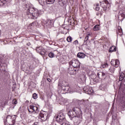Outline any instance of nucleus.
<instances>
[{"label": "nucleus", "mask_w": 125, "mask_h": 125, "mask_svg": "<svg viewBox=\"0 0 125 125\" xmlns=\"http://www.w3.org/2000/svg\"><path fill=\"white\" fill-rule=\"evenodd\" d=\"M26 14L28 15L29 18L37 19L40 15V11L37 9L30 7L27 9Z\"/></svg>", "instance_id": "nucleus-1"}, {"label": "nucleus", "mask_w": 125, "mask_h": 125, "mask_svg": "<svg viewBox=\"0 0 125 125\" xmlns=\"http://www.w3.org/2000/svg\"><path fill=\"white\" fill-rule=\"evenodd\" d=\"M81 108L78 107H75L72 110H70L68 112V116L69 117L70 120L73 121V119L78 114H80Z\"/></svg>", "instance_id": "nucleus-2"}, {"label": "nucleus", "mask_w": 125, "mask_h": 125, "mask_svg": "<svg viewBox=\"0 0 125 125\" xmlns=\"http://www.w3.org/2000/svg\"><path fill=\"white\" fill-rule=\"evenodd\" d=\"M111 64L112 66L109 69V70L110 73H113L115 72V68H118V67H119V65H120V61H119L118 60H113L111 61Z\"/></svg>", "instance_id": "nucleus-3"}, {"label": "nucleus", "mask_w": 125, "mask_h": 125, "mask_svg": "<svg viewBox=\"0 0 125 125\" xmlns=\"http://www.w3.org/2000/svg\"><path fill=\"white\" fill-rule=\"evenodd\" d=\"M69 64L70 66H72L73 68H77V69H80L81 67V62L79 60L73 59L69 62Z\"/></svg>", "instance_id": "nucleus-4"}, {"label": "nucleus", "mask_w": 125, "mask_h": 125, "mask_svg": "<svg viewBox=\"0 0 125 125\" xmlns=\"http://www.w3.org/2000/svg\"><path fill=\"white\" fill-rule=\"evenodd\" d=\"M74 123L77 125H80L83 121V114L82 113V110L80 111V113H78L72 120Z\"/></svg>", "instance_id": "nucleus-5"}, {"label": "nucleus", "mask_w": 125, "mask_h": 125, "mask_svg": "<svg viewBox=\"0 0 125 125\" xmlns=\"http://www.w3.org/2000/svg\"><path fill=\"white\" fill-rule=\"evenodd\" d=\"M111 0H103L100 2L101 6L102 7L104 11L107 10V8L110 7V2Z\"/></svg>", "instance_id": "nucleus-6"}, {"label": "nucleus", "mask_w": 125, "mask_h": 125, "mask_svg": "<svg viewBox=\"0 0 125 125\" xmlns=\"http://www.w3.org/2000/svg\"><path fill=\"white\" fill-rule=\"evenodd\" d=\"M42 25L47 29H50L53 27V20H48L47 21H42Z\"/></svg>", "instance_id": "nucleus-7"}, {"label": "nucleus", "mask_w": 125, "mask_h": 125, "mask_svg": "<svg viewBox=\"0 0 125 125\" xmlns=\"http://www.w3.org/2000/svg\"><path fill=\"white\" fill-rule=\"evenodd\" d=\"M15 120H16V116L15 115L13 116L8 115L6 118V121L8 122L9 125H15Z\"/></svg>", "instance_id": "nucleus-8"}, {"label": "nucleus", "mask_w": 125, "mask_h": 125, "mask_svg": "<svg viewBox=\"0 0 125 125\" xmlns=\"http://www.w3.org/2000/svg\"><path fill=\"white\" fill-rule=\"evenodd\" d=\"M28 110L29 113H35L36 114H38L39 113V107L38 106H34V105H30L28 107Z\"/></svg>", "instance_id": "nucleus-9"}, {"label": "nucleus", "mask_w": 125, "mask_h": 125, "mask_svg": "<svg viewBox=\"0 0 125 125\" xmlns=\"http://www.w3.org/2000/svg\"><path fill=\"white\" fill-rule=\"evenodd\" d=\"M83 90L84 93H86L87 94H89L91 95V94H93V89L92 88L90 87L89 86H85L83 87Z\"/></svg>", "instance_id": "nucleus-10"}, {"label": "nucleus", "mask_w": 125, "mask_h": 125, "mask_svg": "<svg viewBox=\"0 0 125 125\" xmlns=\"http://www.w3.org/2000/svg\"><path fill=\"white\" fill-rule=\"evenodd\" d=\"M56 120L57 123H62V122H65V121H66V118L63 113H61L56 117Z\"/></svg>", "instance_id": "nucleus-11"}, {"label": "nucleus", "mask_w": 125, "mask_h": 125, "mask_svg": "<svg viewBox=\"0 0 125 125\" xmlns=\"http://www.w3.org/2000/svg\"><path fill=\"white\" fill-rule=\"evenodd\" d=\"M63 86L62 87V90L63 91H68V92H71V88L69 86V83H66L65 84H63Z\"/></svg>", "instance_id": "nucleus-12"}, {"label": "nucleus", "mask_w": 125, "mask_h": 125, "mask_svg": "<svg viewBox=\"0 0 125 125\" xmlns=\"http://www.w3.org/2000/svg\"><path fill=\"white\" fill-rule=\"evenodd\" d=\"M36 51L41 55H44L45 54V50L42 46L37 47L36 48Z\"/></svg>", "instance_id": "nucleus-13"}, {"label": "nucleus", "mask_w": 125, "mask_h": 125, "mask_svg": "<svg viewBox=\"0 0 125 125\" xmlns=\"http://www.w3.org/2000/svg\"><path fill=\"white\" fill-rule=\"evenodd\" d=\"M97 76L99 77V79L103 80V79L106 78V73H104L103 71H98L97 72Z\"/></svg>", "instance_id": "nucleus-14"}, {"label": "nucleus", "mask_w": 125, "mask_h": 125, "mask_svg": "<svg viewBox=\"0 0 125 125\" xmlns=\"http://www.w3.org/2000/svg\"><path fill=\"white\" fill-rule=\"evenodd\" d=\"M91 78L92 79V80L93 81V82H94V83H99V82H100V79L99 78V77L96 76V75L95 74H91L90 75Z\"/></svg>", "instance_id": "nucleus-15"}, {"label": "nucleus", "mask_w": 125, "mask_h": 125, "mask_svg": "<svg viewBox=\"0 0 125 125\" xmlns=\"http://www.w3.org/2000/svg\"><path fill=\"white\" fill-rule=\"evenodd\" d=\"M77 71H79V69L74 70V68L71 66H69L68 68V72L70 75H76V72H77Z\"/></svg>", "instance_id": "nucleus-16"}, {"label": "nucleus", "mask_w": 125, "mask_h": 125, "mask_svg": "<svg viewBox=\"0 0 125 125\" xmlns=\"http://www.w3.org/2000/svg\"><path fill=\"white\" fill-rule=\"evenodd\" d=\"M48 116V114H42L40 113V117H41V119L42 121H43V122L46 121L47 120V116Z\"/></svg>", "instance_id": "nucleus-17"}, {"label": "nucleus", "mask_w": 125, "mask_h": 125, "mask_svg": "<svg viewBox=\"0 0 125 125\" xmlns=\"http://www.w3.org/2000/svg\"><path fill=\"white\" fill-rule=\"evenodd\" d=\"M40 25V23L38 22V21H34L33 22L30 24L28 26V28H30V29H32V28H34V27H38Z\"/></svg>", "instance_id": "nucleus-18"}, {"label": "nucleus", "mask_w": 125, "mask_h": 125, "mask_svg": "<svg viewBox=\"0 0 125 125\" xmlns=\"http://www.w3.org/2000/svg\"><path fill=\"white\" fill-rule=\"evenodd\" d=\"M123 93L124 95L122 97L121 103L122 104V106L123 107V108H125V89L123 90Z\"/></svg>", "instance_id": "nucleus-19"}, {"label": "nucleus", "mask_w": 125, "mask_h": 125, "mask_svg": "<svg viewBox=\"0 0 125 125\" xmlns=\"http://www.w3.org/2000/svg\"><path fill=\"white\" fill-rule=\"evenodd\" d=\"M117 36H122L123 35V29L121 26H118L116 30Z\"/></svg>", "instance_id": "nucleus-20"}, {"label": "nucleus", "mask_w": 125, "mask_h": 125, "mask_svg": "<svg viewBox=\"0 0 125 125\" xmlns=\"http://www.w3.org/2000/svg\"><path fill=\"white\" fill-rule=\"evenodd\" d=\"M119 81L120 82H125V75L123 72H120L119 73Z\"/></svg>", "instance_id": "nucleus-21"}, {"label": "nucleus", "mask_w": 125, "mask_h": 125, "mask_svg": "<svg viewBox=\"0 0 125 125\" xmlns=\"http://www.w3.org/2000/svg\"><path fill=\"white\" fill-rule=\"evenodd\" d=\"M11 2V0H0V2L2 4H6L7 5L8 3H10Z\"/></svg>", "instance_id": "nucleus-22"}, {"label": "nucleus", "mask_w": 125, "mask_h": 125, "mask_svg": "<svg viewBox=\"0 0 125 125\" xmlns=\"http://www.w3.org/2000/svg\"><path fill=\"white\" fill-rule=\"evenodd\" d=\"M86 55L83 53H78L77 54V57L80 58L81 59H83L85 57Z\"/></svg>", "instance_id": "nucleus-23"}, {"label": "nucleus", "mask_w": 125, "mask_h": 125, "mask_svg": "<svg viewBox=\"0 0 125 125\" xmlns=\"http://www.w3.org/2000/svg\"><path fill=\"white\" fill-rule=\"evenodd\" d=\"M66 81H62L61 80L59 81V83H58V86H60V87H61L62 88L63 85V84H66Z\"/></svg>", "instance_id": "nucleus-24"}, {"label": "nucleus", "mask_w": 125, "mask_h": 125, "mask_svg": "<svg viewBox=\"0 0 125 125\" xmlns=\"http://www.w3.org/2000/svg\"><path fill=\"white\" fill-rule=\"evenodd\" d=\"M101 90L105 91L107 90V85L105 83L102 84L100 86Z\"/></svg>", "instance_id": "nucleus-25"}, {"label": "nucleus", "mask_w": 125, "mask_h": 125, "mask_svg": "<svg viewBox=\"0 0 125 125\" xmlns=\"http://www.w3.org/2000/svg\"><path fill=\"white\" fill-rule=\"evenodd\" d=\"M86 74L84 72H83L81 75H80V78L82 79V81H85L86 80Z\"/></svg>", "instance_id": "nucleus-26"}, {"label": "nucleus", "mask_w": 125, "mask_h": 125, "mask_svg": "<svg viewBox=\"0 0 125 125\" xmlns=\"http://www.w3.org/2000/svg\"><path fill=\"white\" fill-rule=\"evenodd\" d=\"M116 46H112L111 47H110V48H109V49L108 50V52H114V51H116Z\"/></svg>", "instance_id": "nucleus-27"}, {"label": "nucleus", "mask_w": 125, "mask_h": 125, "mask_svg": "<svg viewBox=\"0 0 125 125\" xmlns=\"http://www.w3.org/2000/svg\"><path fill=\"white\" fill-rule=\"evenodd\" d=\"M58 59L60 63H64L66 60V59H65V56H63L62 57L58 58Z\"/></svg>", "instance_id": "nucleus-28"}, {"label": "nucleus", "mask_w": 125, "mask_h": 125, "mask_svg": "<svg viewBox=\"0 0 125 125\" xmlns=\"http://www.w3.org/2000/svg\"><path fill=\"white\" fill-rule=\"evenodd\" d=\"M39 2L42 6H43V5H45V4H47L46 3V0H45V1H43V0H39Z\"/></svg>", "instance_id": "nucleus-29"}, {"label": "nucleus", "mask_w": 125, "mask_h": 125, "mask_svg": "<svg viewBox=\"0 0 125 125\" xmlns=\"http://www.w3.org/2000/svg\"><path fill=\"white\" fill-rule=\"evenodd\" d=\"M94 7L97 11H98L99 9H100V7H99V3H98L95 4Z\"/></svg>", "instance_id": "nucleus-30"}, {"label": "nucleus", "mask_w": 125, "mask_h": 125, "mask_svg": "<svg viewBox=\"0 0 125 125\" xmlns=\"http://www.w3.org/2000/svg\"><path fill=\"white\" fill-rule=\"evenodd\" d=\"M93 31H99L100 30V26L99 25H95L93 28Z\"/></svg>", "instance_id": "nucleus-31"}, {"label": "nucleus", "mask_w": 125, "mask_h": 125, "mask_svg": "<svg viewBox=\"0 0 125 125\" xmlns=\"http://www.w3.org/2000/svg\"><path fill=\"white\" fill-rule=\"evenodd\" d=\"M87 102H88V100H82L81 101V104H82V105H83L84 106H86V104H87Z\"/></svg>", "instance_id": "nucleus-32"}, {"label": "nucleus", "mask_w": 125, "mask_h": 125, "mask_svg": "<svg viewBox=\"0 0 125 125\" xmlns=\"http://www.w3.org/2000/svg\"><path fill=\"white\" fill-rule=\"evenodd\" d=\"M47 4H52V3H54V1L55 0H46Z\"/></svg>", "instance_id": "nucleus-33"}, {"label": "nucleus", "mask_w": 125, "mask_h": 125, "mask_svg": "<svg viewBox=\"0 0 125 125\" xmlns=\"http://www.w3.org/2000/svg\"><path fill=\"white\" fill-rule=\"evenodd\" d=\"M122 17L125 18V6H124V9H123V12L120 13Z\"/></svg>", "instance_id": "nucleus-34"}, {"label": "nucleus", "mask_w": 125, "mask_h": 125, "mask_svg": "<svg viewBox=\"0 0 125 125\" xmlns=\"http://www.w3.org/2000/svg\"><path fill=\"white\" fill-rule=\"evenodd\" d=\"M48 56L50 58H53L54 57V54L52 52H50L49 53Z\"/></svg>", "instance_id": "nucleus-35"}, {"label": "nucleus", "mask_w": 125, "mask_h": 125, "mask_svg": "<svg viewBox=\"0 0 125 125\" xmlns=\"http://www.w3.org/2000/svg\"><path fill=\"white\" fill-rule=\"evenodd\" d=\"M67 41L68 42H71L72 41H73V38H72L70 36L67 37Z\"/></svg>", "instance_id": "nucleus-36"}, {"label": "nucleus", "mask_w": 125, "mask_h": 125, "mask_svg": "<svg viewBox=\"0 0 125 125\" xmlns=\"http://www.w3.org/2000/svg\"><path fill=\"white\" fill-rule=\"evenodd\" d=\"M91 36V34H88L87 35V36H86V37L85 38L84 41H86V42H87V41H88V38H89V37H90Z\"/></svg>", "instance_id": "nucleus-37"}, {"label": "nucleus", "mask_w": 125, "mask_h": 125, "mask_svg": "<svg viewBox=\"0 0 125 125\" xmlns=\"http://www.w3.org/2000/svg\"><path fill=\"white\" fill-rule=\"evenodd\" d=\"M32 97L34 99H37L38 98V94H37L36 93H34L33 94Z\"/></svg>", "instance_id": "nucleus-38"}, {"label": "nucleus", "mask_w": 125, "mask_h": 125, "mask_svg": "<svg viewBox=\"0 0 125 125\" xmlns=\"http://www.w3.org/2000/svg\"><path fill=\"white\" fill-rule=\"evenodd\" d=\"M101 67H102V68H107V67H108V63H104L102 65Z\"/></svg>", "instance_id": "nucleus-39"}, {"label": "nucleus", "mask_w": 125, "mask_h": 125, "mask_svg": "<svg viewBox=\"0 0 125 125\" xmlns=\"http://www.w3.org/2000/svg\"><path fill=\"white\" fill-rule=\"evenodd\" d=\"M5 62H2V60L0 58V67H2L3 66V64H4Z\"/></svg>", "instance_id": "nucleus-40"}, {"label": "nucleus", "mask_w": 125, "mask_h": 125, "mask_svg": "<svg viewBox=\"0 0 125 125\" xmlns=\"http://www.w3.org/2000/svg\"><path fill=\"white\" fill-rule=\"evenodd\" d=\"M59 4H60L61 6H64V3L62 1H59Z\"/></svg>", "instance_id": "nucleus-41"}, {"label": "nucleus", "mask_w": 125, "mask_h": 125, "mask_svg": "<svg viewBox=\"0 0 125 125\" xmlns=\"http://www.w3.org/2000/svg\"><path fill=\"white\" fill-rule=\"evenodd\" d=\"M12 104L14 105H16V104H17V100L15 99L13 100L12 101Z\"/></svg>", "instance_id": "nucleus-42"}, {"label": "nucleus", "mask_w": 125, "mask_h": 125, "mask_svg": "<svg viewBox=\"0 0 125 125\" xmlns=\"http://www.w3.org/2000/svg\"><path fill=\"white\" fill-rule=\"evenodd\" d=\"M78 43H79V42L78 41V40H76L73 42L74 44H78Z\"/></svg>", "instance_id": "nucleus-43"}, {"label": "nucleus", "mask_w": 125, "mask_h": 125, "mask_svg": "<svg viewBox=\"0 0 125 125\" xmlns=\"http://www.w3.org/2000/svg\"><path fill=\"white\" fill-rule=\"evenodd\" d=\"M83 44H84V45H87V43L86 42V40H84Z\"/></svg>", "instance_id": "nucleus-44"}, {"label": "nucleus", "mask_w": 125, "mask_h": 125, "mask_svg": "<svg viewBox=\"0 0 125 125\" xmlns=\"http://www.w3.org/2000/svg\"><path fill=\"white\" fill-rule=\"evenodd\" d=\"M32 125H40V124L38 122H34Z\"/></svg>", "instance_id": "nucleus-45"}, {"label": "nucleus", "mask_w": 125, "mask_h": 125, "mask_svg": "<svg viewBox=\"0 0 125 125\" xmlns=\"http://www.w3.org/2000/svg\"><path fill=\"white\" fill-rule=\"evenodd\" d=\"M47 80L48 82H49V83H50V82H51V80H50V79L48 78V79H47Z\"/></svg>", "instance_id": "nucleus-46"}, {"label": "nucleus", "mask_w": 125, "mask_h": 125, "mask_svg": "<svg viewBox=\"0 0 125 125\" xmlns=\"http://www.w3.org/2000/svg\"><path fill=\"white\" fill-rule=\"evenodd\" d=\"M100 15V13H99V12H98L96 13L97 16H99Z\"/></svg>", "instance_id": "nucleus-47"}, {"label": "nucleus", "mask_w": 125, "mask_h": 125, "mask_svg": "<svg viewBox=\"0 0 125 125\" xmlns=\"http://www.w3.org/2000/svg\"><path fill=\"white\" fill-rule=\"evenodd\" d=\"M51 125H56V124H53V123H52L51 124Z\"/></svg>", "instance_id": "nucleus-48"}, {"label": "nucleus", "mask_w": 125, "mask_h": 125, "mask_svg": "<svg viewBox=\"0 0 125 125\" xmlns=\"http://www.w3.org/2000/svg\"><path fill=\"white\" fill-rule=\"evenodd\" d=\"M0 32H1V31H0Z\"/></svg>", "instance_id": "nucleus-49"}]
</instances>
